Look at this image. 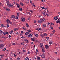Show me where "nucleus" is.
Wrapping results in <instances>:
<instances>
[{
    "mask_svg": "<svg viewBox=\"0 0 60 60\" xmlns=\"http://www.w3.org/2000/svg\"><path fill=\"white\" fill-rule=\"evenodd\" d=\"M40 35L42 37V38H44V37L43 36H46L47 35V34L46 33H44L43 34L41 33L40 34Z\"/></svg>",
    "mask_w": 60,
    "mask_h": 60,
    "instance_id": "1",
    "label": "nucleus"
},
{
    "mask_svg": "<svg viewBox=\"0 0 60 60\" xmlns=\"http://www.w3.org/2000/svg\"><path fill=\"white\" fill-rule=\"evenodd\" d=\"M7 4L8 7H14L13 5L11 4V3L9 2L7 3Z\"/></svg>",
    "mask_w": 60,
    "mask_h": 60,
    "instance_id": "2",
    "label": "nucleus"
},
{
    "mask_svg": "<svg viewBox=\"0 0 60 60\" xmlns=\"http://www.w3.org/2000/svg\"><path fill=\"white\" fill-rule=\"evenodd\" d=\"M21 20L22 22H24L25 20V18L24 17H22L21 18Z\"/></svg>",
    "mask_w": 60,
    "mask_h": 60,
    "instance_id": "3",
    "label": "nucleus"
},
{
    "mask_svg": "<svg viewBox=\"0 0 60 60\" xmlns=\"http://www.w3.org/2000/svg\"><path fill=\"white\" fill-rule=\"evenodd\" d=\"M41 13H42L43 15H44V16H46L47 14V13H45L44 12H42Z\"/></svg>",
    "mask_w": 60,
    "mask_h": 60,
    "instance_id": "4",
    "label": "nucleus"
},
{
    "mask_svg": "<svg viewBox=\"0 0 60 60\" xmlns=\"http://www.w3.org/2000/svg\"><path fill=\"white\" fill-rule=\"evenodd\" d=\"M4 47V45L3 44H1L0 45V49H2V48Z\"/></svg>",
    "mask_w": 60,
    "mask_h": 60,
    "instance_id": "5",
    "label": "nucleus"
},
{
    "mask_svg": "<svg viewBox=\"0 0 60 60\" xmlns=\"http://www.w3.org/2000/svg\"><path fill=\"white\" fill-rule=\"evenodd\" d=\"M42 20L40 19L38 21V23H40V24H41L42 23Z\"/></svg>",
    "mask_w": 60,
    "mask_h": 60,
    "instance_id": "6",
    "label": "nucleus"
},
{
    "mask_svg": "<svg viewBox=\"0 0 60 60\" xmlns=\"http://www.w3.org/2000/svg\"><path fill=\"white\" fill-rule=\"evenodd\" d=\"M3 34H4V35H6V34H8V32H3Z\"/></svg>",
    "mask_w": 60,
    "mask_h": 60,
    "instance_id": "7",
    "label": "nucleus"
},
{
    "mask_svg": "<svg viewBox=\"0 0 60 60\" xmlns=\"http://www.w3.org/2000/svg\"><path fill=\"white\" fill-rule=\"evenodd\" d=\"M25 41L27 43H28L29 42V41L27 39H26L25 40Z\"/></svg>",
    "mask_w": 60,
    "mask_h": 60,
    "instance_id": "8",
    "label": "nucleus"
},
{
    "mask_svg": "<svg viewBox=\"0 0 60 60\" xmlns=\"http://www.w3.org/2000/svg\"><path fill=\"white\" fill-rule=\"evenodd\" d=\"M43 46V44L42 43H41L40 45V47H41Z\"/></svg>",
    "mask_w": 60,
    "mask_h": 60,
    "instance_id": "9",
    "label": "nucleus"
},
{
    "mask_svg": "<svg viewBox=\"0 0 60 60\" xmlns=\"http://www.w3.org/2000/svg\"><path fill=\"white\" fill-rule=\"evenodd\" d=\"M28 36L29 37H30V38H32V35L31 34H30L28 35Z\"/></svg>",
    "mask_w": 60,
    "mask_h": 60,
    "instance_id": "10",
    "label": "nucleus"
},
{
    "mask_svg": "<svg viewBox=\"0 0 60 60\" xmlns=\"http://www.w3.org/2000/svg\"><path fill=\"white\" fill-rule=\"evenodd\" d=\"M16 4L17 5V7H18V8H19V7L20 5H19L18 4V3H16Z\"/></svg>",
    "mask_w": 60,
    "mask_h": 60,
    "instance_id": "11",
    "label": "nucleus"
},
{
    "mask_svg": "<svg viewBox=\"0 0 60 60\" xmlns=\"http://www.w3.org/2000/svg\"><path fill=\"white\" fill-rule=\"evenodd\" d=\"M15 15H12L11 16V17L12 18H13L14 19L15 18Z\"/></svg>",
    "mask_w": 60,
    "mask_h": 60,
    "instance_id": "12",
    "label": "nucleus"
},
{
    "mask_svg": "<svg viewBox=\"0 0 60 60\" xmlns=\"http://www.w3.org/2000/svg\"><path fill=\"white\" fill-rule=\"evenodd\" d=\"M58 18V17L57 16L55 17H54V19L55 20H57Z\"/></svg>",
    "mask_w": 60,
    "mask_h": 60,
    "instance_id": "13",
    "label": "nucleus"
},
{
    "mask_svg": "<svg viewBox=\"0 0 60 60\" xmlns=\"http://www.w3.org/2000/svg\"><path fill=\"white\" fill-rule=\"evenodd\" d=\"M1 26L2 27H6V26H4V25L2 24L1 25Z\"/></svg>",
    "mask_w": 60,
    "mask_h": 60,
    "instance_id": "14",
    "label": "nucleus"
},
{
    "mask_svg": "<svg viewBox=\"0 0 60 60\" xmlns=\"http://www.w3.org/2000/svg\"><path fill=\"white\" fill-rule=\"evenodd\" d=\"M41 57H42L44 58H45V55L44 54H43L41 55Z\"/></svg>",
    "mask_w": 60,
    "mask_h": 60,
    "instance_id": "15",
    "label": "nucleus"
},
{
    "mask_svg": "<svg viewBox=\"0 0 60 60\" xmlns=\"http://www.w3.org/2000/svg\"><path fill=\"white\" fill-rule=\"evenodd\" d=\"M31 4L32 6H33L34 7H35V6H36L33 3H31Z\"/></svg>",
    "mask_w": 60,
    "mask_h": 60,
    "instance_id": "16",
    "label": "nucleus"
},
{
    "mask_svg": "<svg viewBox=\"0 0 60 60\" xmlns=\"http://www.w3.org/2000/svg\"><path fill=\"white\" fill-rule=\"evenodd\" d=\"M19 11H23V9H22V8H19Z\"/></svg>",
    "mask_w": 60,
    "mask_h": 60,
    "instance_id": "17",
    "label": "nucleus"
},
{
    "mask_svg": "<svg viewBox=\"0 0 60 60\" xmlns=\"http://www.w3.org/2000/svg\"><path fill=\"white\" fill-rule=\"evenodd\" d=\"M46 19L43 18L42 19V21H46Z\"/></svg>",
    "mask_w": 60,
    "mask_h": 60,
    "instance_id": "18",
    "label": "nucleus"
},
{
    "mask_svg": "<svg viewBox=\"0 0 60 60\" xmlns=\"http://www.w3.org/2000/svg\"><path fill=\"white\" fill-rule=\"evenodd\" d=\"M20 4L22 6H23L24 5V4L22 2H20Z\"/></svg>",
    "mask_w": 60,
    "mask_h": 60,
    "instance_id": "19",
    "label": "nucleus"
},
{
    "mask_svg": "<svg viewBox=\"0 0 60 60\" xmlns=\"http://www.w3.org/2000/svg\"><path fill=\"white\" fill-rule=\"evenodd\" d=\"M6 10L8 11H10V9L8 8H6Z\"/></svg>",
    "mask_w": 60,
    "mask_h": 60,
    "instance_id": "20",
    "label": "nucleus"
},
{
    "mask_svg": "<svg viewBox=\"0 0 60 60\" xmlns=\"http://www.w3.org/2000/svg\"><path fill=\"white\" fill-rule=\"evenodd\" d=\"M25 60H29V58H28V57H26L25 58Z\"/></svg>",
    "mask_w": 60,
    "mask_h": 60,
    "instance_id": "21",
    "label": "nucleus"
},
{
    "mask_svg": "<svg viewBox=\"0 0 60 60\" xmlns=\"http://www.w3.org/2000/svg\"><path fill=\"white\" fill-rule=\"evenodd\" d=\"M43 27H46V25L44 24H43Z\"/></svg>",
    "mask_w": 60,
    "mask_h": 60,
    "instance_id": "22",
    "label": "nucleus"
},
{
    "mask_svg": "<svg viewBox=\"0 0 60 60\" xmlns=\"http://www.w3.org/2000/svg\"><path fill=\"white\" fill-rule=\"evenodd\" d=\"M18 30V28H15L14 30V31H17Z\"/></svg>",
    "mask_w": 60,
    "mask_h": 60,
    "instance_id": "23",
    "label": "nucleus"
},
{
    "mask_svg": "<svg viewBox=\"0 0 60 60\" xmlns=\"http://www.w3.org/2000/svg\"><path fill=\"white\" fill-rule=\"evenodd\" d=\"M13 30H12L10 31L9 32V33L10 34H11L12 33H13Z\"/></svg>",
    "mask_w": 60,
    "mask_h": 60,
    "instance_id": "24",
    "label": "nucleus"
},
{
    "mask_svg": "<svg viewBox=\"0 0 60 60\" xmlns=\"http://www.w3.org/2000/svg\"><path fill=\"white\" fill-rule=\"evenodd\" d=\"M45 47L47 49L48 48H49V46L48 45H45Z\"/></svg>",
    "mask_w": 60,
    "mask_h": 60,
    "instance_id": "25",
    "label": "nucleus"
},
{
    "mask_svg": "<svg viewBox=\"0 0 60 60\" xmlns=\"http://www.w3.org/2000/svg\"><path fill=\"white\" fill-rule=\"evenodd\" d=\"M55 32H56V31H55V30H53L52 32V34H54Z\"/></svg>",
    "mask_w": 60,
    "mask_h": 60,
    "instance_id": "26",
    "label": "nucleus"
},
{
    "mask_svg": "<svg viewBox=\"0 0 60 60\" xmlns=\"http://www.w3.org/2000/svg\"><path fill=\"white\" fill-rule=\"evenodd\" d=\"M31 40H32V41H35V38H32V39H31Z\"/></svg>",
    "mask_w": 60,
    "mask_h": 60,
    "instance_id": "27",
    "label": "nucleus"
},
{
    "mask_svg": "<svg viewBox=\"0 0 60 60\" xmlns=\"http://www.w3.org/2000/svg\"><path fill=\"white\" fill-rule=\"evenodd\" d=\"M26 26H27V27H29V25L28 24H27V23H26Z\"/></svg>",
    "mask_w": 60,
    "mask_h": 60,
    "instance_id": "28",
    "label": "nucleus"
},
{
    "mask_svg": "<svg viewBox=\"0 0 60 60\" xmlns=\"http://www.w3.org/2000/svg\"><path fill=\"white\" fill-rule=\"evenodd\" d=\"M6 21L7 22H9V23H10V22L9 20V19H7V20H6Z\"/></svg>",
    "mask_w": 60,
    "mask_h": 60,
    "instance_id": "29",
    "label": "nucleus"
},
{
    "mask_svg": "<svg viewBox=\"0 0 60 60\" xmlns=\"http://www.w3.org/2000/svg\"><path fill=\"white\" fill-rule=\"evenodd\" d=\"M37 59L38 60H41V59H40V58L39 57H38L37 58Z\"/></svg>",
    "mask_w": 60,
    "mask_h": 60,
    "instance_id": "30",
    "label": "nucleus"
},
{
    "mask_svg": "<svg viewBox=\"0 0 60 60\" xmlns=\"http://www.w3.org/2000/svg\"><path fill=\"white\" fill-rule=\"evenodd\" d=\"M29 34V32H27L25 34V35H27Z\"/></svg>",
    "mask_w": 60,
    "mask_h": 60,
    "instance_id": "31",
    "label": "nucleus"
},
{
    "mask_svg": "<svg viewBox=\"0 0 60 60\" xmlns=\"http://www.w3.org/2000/svg\"><path fill=\"white\" fill-rule=\"evenodd\" d=\"M22 28L24 29L25 30H26V28H25L24 27H23Z\"/></svg>",
    "mask_w": 60,
    "mask_h": 60,
    "instance_id": "32",
    "label": "nucleus"
},
{
    "mask_svg": "<svg viewBox=\"0 0 60 60\" xmlns=\"http://www.w3.org/2000/svg\"><path fill=\"white\" fill-rule=\"evenodd\" d=\"M50 26V27H51V28L52 29V30H53V27H52V26Z\"/></svg>",
    "mask_w": 60,
    "mask_h": 60,
    "instance_id": "33",
    "label": "nucleus"
},
{
    "mask_svg": "<svg viewBox=\"0 0 60 60\" xmlns=\"http://www.w3.org/2000/svg\"><path fill=\"white\" fill-rule=\"evenodd\" d=\"M41 28H39L38 30V31H39V32H40V31H41Z\"/></svg>",
    "mask_w": 60,
    "mask_h": 60,
    "instance_id": "34",
    "label": "nucleus"
},
{
    "mask_svg": "<svg viewBox=\"0 0 60 60\" xmlns=\"http://www.w3.org/2000/svg\"><path fill=\"white\" fill-rule=\"evenodd\" d=\"M21 38L22 39H24V38L25 37L24 36H22L21 37Z\"/></svg>",
    "mask_w": 60,
    "mask_h": 60,
    "instance_id": "35",
    "label": "nucleus"
},
{
    "mask_svg": "<svg viewBox=\"0 0 60 60\" xmlns=\"http://www.w3.org/2000/svg\"><path fill=\"white\" fill-rule=\"evenodd\" d=\"M16 60H20V59L19 57L18 58H17Z\"/></svg>",
    "mask_w": 60,
    "mask_h": 60,
    "instance_id": "36",
    "label": "nucleus"
},
{
    "mask_svg": "<svg viewBox=\"0 0 60 60\" xmlns=\"http://www.w3.org/2000/svg\"><path fill=\"white\" fill-rule=\"evenodd\" d=\"M42 51L43 52H44L45 51V49H42Z\"/></svg>",
    "mask_w": 60,
    "mask_h": 60,
    "instance_id": "37",
    "label": "nucleus"
},
{
    "mask_svg": "<svg viewBox=\"0 0 60 60\" xmlns=\"http://www.w3.org/2000/svg\"><path fill=\"white\" fill-rule=\"evenodd\" d=\"M35 35L36 37H38V34H35Z\"/></svg>",
    "mask_w": 60,
    "mask_h": 60,
    "instance_id": "38",
    "label": "nucleus"
},
{
    "mask_svg": "<svg viewBox=\"0 0 60 60\" xmlns=\"http://www.w3.org/2000/svg\"><path fill=\"white\" fill-rule=\"evenodd\" d=\"M3 33V31L2 30H0V34H2Z\"/></svg>",
    "mask_w": 60,
    "mask_h": 60,
    "instance_id": "39",
    "label": "nucleus"
},
{
    "mask_svg": "<svg viewBox=\"0 0 60 60\" xmlns=\"http://www.w3.org/2000/svg\"><path fill=\"white\" fill-rule=\"evenodd\" d=\"M14 57H16V56H16V55L14 54Z\"/></svg>",
    "mask_w": 60,
    "mask_h": 60,
    "instance_id": "40",
    "label": "nucleus"
},
{
    "mask_svg": "<svg viewBox=\"0 0 60 60\" xmlns=\"http://www.w3.org/2000/svg\"><path fill=\"white\" fill-rule=\"evenodd\" d=\"M25 44V43L24 42L22 43L21 44V45H24Z\"/></svg>",
    "mask_w": 60,
    "mask_h": 60,
    "instance_id": "41",
    "label": "nucleus"
},
{
    "mask_svg": "<svg viewBox=\"0 0 60 60\" xmlns=\"http://www.w3.org/2000/svg\"><path fill=\"white\" fill-rule=\"evenodd\" d=\"M31 54V52L29 51L28 52V54Z\"/></svg>",
    "mask_w": 60,
    "mask_h": 60,
    "instance_id": "42",
    "label": "nucleus"
},
{
    "mask_svg": "<svg viewBox=\"0 0 60 60\" xmlns=\"http://www.w3.org/2000/svg\"><path fill=\"white\" fill-rule=\"evenodd\" d=\"M7 26L8 27H9L10 26V25L9 24H7Z\"/></svg>",
    "mask_w": 60,
    "mask_h": 60,
    "instance_id": "43",
    "label": "nucleus"
},
{
    "mask_svg": "<svg viewBox=\"0 0 60 60\" xmlns=\"http://www.w3.org/2000/svg\"><path fill=\"white\" fill-rule=\"evenodd\" d=\"M46 39H47V40H49V37H47Z\"/></svg>",
    "mask_w": 60,
    "mask_h": 60,
    "instance_id": "44",
    "label": "nucleus"
},
{
    "mask_svg": "<svg viewBox=\"0 0 60 60\" xmlns=\"http://www.w3.org/2000/svg\"><path fill=\"white\" fill-rule=\"evenodd\" d=\"M12 44V45H15V46L16 45V44H15V43H13Z\"/></svg>",
    "mask_w": 60,
    "mask_h": 60,
    "instance_id": "45",
    "label": "nucleus"
},
{
    "mask_svg": "<svg viewBox=\"0 0 60 60\" xmlns=\"http://www.w3.org/2000/svg\"><path fill=\"white\" fill-rule=\"evenodd\" d=\"M27 31L28 32H31V30H27Z\"/></svg>",
    "mask_w": 60,
    "mask_h": 60,
    "instance_id": "46",
    "label": "nucleus"
},
{
    "mask_svg": "<svg viewBox=\"0 0 60 60\" xmlns=\"http://www.w3.org/2000/svg\"><path fill=\"white\" fill-rule=\"evenodd\" d=\"M18 19V16H16V18H15V19Z\"/></svg>",
    "mask_w": 60,
    "mask_h": 60,
    "instance_id": "47",
    "label": "nucleus"
},
{
    "mask_svg": "<svg viewBox=\"0 0 60 60\" xmlns=\"http://www.w3.org/2000/svg\"><path fill=\"white\" fill-rule=\"evenodd\" d=\"M6 48H4L3 49V51H5V50H6Z\"/></svg>",
    "mask_w": 60,
    "mask_h": 60,
    "instance_id": "48",
    "label": "nucleus"
},
{
    "mask_svg": "<svg viewBox=\"0 0 60 60\" xmlns=\"http://www.w3.org/2000/svg\"><path fill=\"white\" fill-rule=\"evenodd\" d=\"M44 7H42L41 8V9H43L44 10Z\"/></svg>",
    "mask_w": 60,
    "mask_h": 60,
    "instance_id": "49",
    "label": "nucleus"
},
{
    "mask_svg": "<svg viewBox=\"0 0 60 60\" xmlns=\"http://www.w3.org/2000/svg\"><path fill=\"white\" fill-rule=\"evenodd\" d=\"M34 22L35 23V24H36V21L35 20L34 21Z\"/></svg>",
    "mask_w": 60,
    "mask_h": 60,
    "instance_id": "50",
    "label": "nucleus"
},
{
    "mask_svg": "<svg viewBox=\"0 0 60 60\" xmlns=\"http://www.w3.org/2000/svg\"><path fill=\"white\" fill-rule=\"evenodd\" d=\"M56 22L57 23H60V22L57 21Z\"/></svg>",
    "mask_w": 60,
    "mask_h": 60,
    "instance_id": "51",
    "label": "nucleus"
},
{
    "mask_svg": "<svg viewBox=\"0 0 60 60\" xmlns=\"http://www.w3.org/2000/svg\"><path fill=\"white\" fill-rule=\"evenodd\" d=\"M36 41L37 42H39V40H36Z\"/></svg>",
    "mask_w": 60,
    "mask_h": 60,
    "instance_id": "52",
    "label": "nucleus"
},
{
    "mask_svg": "<svg viewBox=\"0 0 60 60\" xmlns=\"http://www.w3.org/2000/svg\"><path fill=\"white\" fill-rule=\"evenodd\" d=\"M17 16H19V13H17Z\"/></svg>",
    "mask_w": 60,
    "mask_h": 60,
    "instance_id": "53",
    "label": "nucleus"
},
{
    "mask_svg": "<svg viewBox=\"0 0 60 60\" xmlns=\"http://www.w3.org/2000/svg\"><path fill=\"white\" fill-rule=\"evenodd\" d=\"M1 38H5V37L4 36H2Z\"/></svg>",
    "mask_w": 60,
    "mask_h": 60,
    "instance_id": "54",
    "label": "nucleus"
},
{
    "mask_svg": "<svg viewBox=\"0 0 60 60\" xmlns=\"http://www.w3.org/2000/svg\"><path fill=\"white\" fill-rule=\"evenodd\" d=\"M55 54L56 55H57V52H55Z\"/></svg>",
    "mask_w": 60,
    "mask_h": 60,
    "instance_id": "55",
    "label": "nucleus"
},
{
    "mask_svg": "<svg viewBox=\"0 0 60 60\" xmlns=\"http://www.w3.org/2000/svg\"><path fill=\"white\" fill-rule=\"evenodd\" d=\"M41 1L42 2H44L45 1V0H41Z\"/></svg>",
    "mask_w": 60,
    "mask_h": 60,
    "instance_id": "56",
    "label": "nucleus"
},
{
    "mask_svg": "<svg viewBox=\"0 0 60 60\" xmlns=\"http://www.w3.org/2000/svg\"><path fill=\"white\" fill-rule=\"evenodd\" d=\"M52 42H50L49 43L50 44H52Z\"/></svg>",
    "mask_w": 60,
    "mask_h": 60,
    "instance_id": "57",
    "label": "nucleus"
},
{
    "mask_svg": "<svg viewBox=\"0 0 60 60\" xmlns=\"http://www.w3.org/2000/svg\"><path fill=\"white\" fill-rule=\"evenodd\" d=\"M23 52L24 53H25L26 52H25V50H23Z\"/></svg>",
    "mask_w": 60,
    "mask_h": 60,
    "instance_id": "58",
    "label": "nucleus"
},
{
    "mask_svg": "<svg viewBox=\"0 0 60 60\" xmlns=\"http://www.w3.org/2000/svg\"><path fill=\"white\" fill-rule=\"evenodd\" d=\"M13 3H14V4H16V3H15L14 1L13 2Z\"/></svg>",
    "mask_w": 60,
    "mask_h": 60,
    "instance_id": "59",
    "label": "nucleus"
},
{
    "mask_svg": "<svg viewBox=\"0 0 60 60\" xmlns=\"http://www.w3.org/2000/svg\"><path fill=\"white\" fill-rule=\"evenodd\" d=\"M51 24L52 25H54V23H51Z\"/></svg>",
    "mask_w": 60,
    "mask_h": 60,
    "instance_id": "60",
    "label": "nucleus"
},
{
    "mask_svg": "<svg viewBox=\"0 0 60 60\" xmlns=\"http://www.w3.org/2000/svg\"><path fill=\"white\" fill-rule=\"evenodd\" d=\"M42 49H45L44 48V47H43L42 48Z\"/></svg>",
    "mask_w": 60,
    "mask_h": 60,
    "instance_id": "61",
    "label": "nucleus"
},
{
    "mask_svg": "<svg viewBox=\"0 0 60 60\" xmlns=\"http://www.w3.org/2000/svg\"><path fill=\"white\" fill-rule=\"evenodd\" d=\"M47 24H48V25H49V24H50V23H49V22H47Z\"/></svg>",
    "mask_w": 60,
    "mask_h": 60,
    "instance_id": "62",
    "label": "nucleus"
},
{
    "mask_svg": "<svg viewBox=\"0 0 60 60\" xmlns=\"http://www.w3.org/2000/svg\"><path fill=\"white\" fill-rule=\"evenodd\" d=\"M9 38H11V35H9Z\"/></svg>",
    "mask_w": 60,
    "mask_h": 60,
    "instance_id": "63",
    "label": "nucleus"
},
{
    "mask_svg": "<svg viewBox=\"0 0 60 60\" xmlns=\"http://www.w3.org/2000/svg\"><path fill=\"white\" fill-rule=\"evenodd\" d=\"M50 35H51V36H52L53 35V34H50Z\"/></svg>",
    "mask_w": 60,
    "mask_h": 60,
    "instance_id": "64",
    "label": "nucleus"
}]
</instances>
